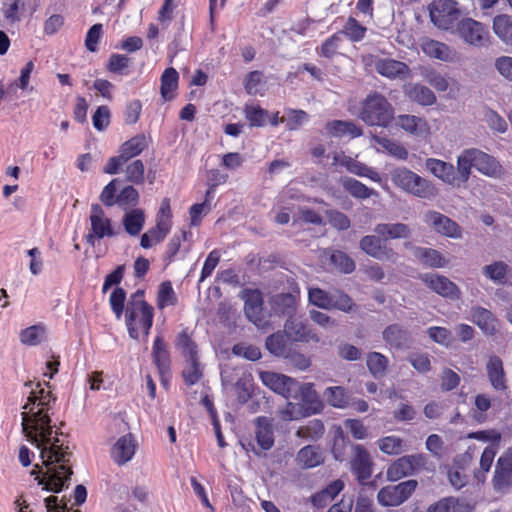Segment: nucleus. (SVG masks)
<instances>
[{"label": "nucleus", "mask_w": 512, "mask_h": 512, "mask_svg": "<svg viewBox=\"0 0 512 512\" xmlns=\"http://www.w3.org/2000/svg\"><path fill=\"white\" fill-rule=\"evenodd\" d=\"M342 186L352 197L360 200H365L372 196L377 197L379 195L376 190L350 177H346L342 180Z\"/></svg>", "instance_id": "nucleus-35"}, {"label": "nucleus", "mask_w": 512, "mask_h": 512, "mask_svg": "<svg viewBox=\"0 0 512 512\" xmlns=\"http://www.w3.org/2000/svg\"><path fill=\"white\" fill-rule=\"evenodd\" d=\"M327 402L336 408H345L349 403V396L341 386L328 387L324 391Z\"/></svg>", "instance_id": "nucleus-52"}, {"label": "nucleus", "mask_w": 512, "mask_h": 512, "mask_svg": "<svg viewBox=\"0 0 512 512\" xmlns=\"http://www.w3.org/2000/svg\"><path fill=\"white\" fill-rule=\"evenodd\" d=\"M417 486L418 482L414 479L400 482L397 485H387L378 491L377 500L384 507L399 506L409 499Z\"/></svg>", "instance_id": "nucleus-6"}, {"label": "nucleus", "mask_w": 512, "mask_h": 512, "mask_svg": "<svg viewBox=\"0 0 512 512\" xmlns=\"http://www.w3.org/2000/svg\"><path fill=\"white\" fill-rule=\"evenodd\" d=\"M299 401L298 406L302 410V415H313L321 412L323 404L319 399L312 383H298L296 381L295 390L291 397Z\"/></svg>", "instance_id": "nucleus-12"}, {"label": "nucleus", "mask_w": 512, "mask_h": 512, "mask_svg": "<svg viewBox=\"0 0 512 512\" xmlns=\"http://www.w3.org/2000/svg\"><path fill=\"white\" fill-rule=\"evenodd\" d=\"M378 447L387 455H399L406 450L404 440L394 435L379 439Z\"/></svg>", "instance_id": "nucleus-51"}, {"label": "nucleus", "mask_w": 512, "mask_h": 512, "mask_svg": "<svg viewBox=\"0 0 512 512\" xmlns=\"http://www.w3.org/2000/svg\"><path fill=\"white\" fill-rule=\"evenodd\" d=\"M32 390L28 397V403L24 409L29 412H22V429L27 440L40 450L42 464L46 468L43 476L42 469L38 464L34 466L31 475H35L38 485L53 493H59L68 488L72 471L69 466L71 453L64 448L57 437L52 438L53 429L49 411L56 401V397L50 391L40 387Z\"/></svg>", "instance_id": "nucleus-1"}, {"label": "nucleus", "mask_w": 512, "mask_h": 512, "mask_svg": "<svg viewBox=\"0 0 512 512\" xmlns=\"http://www.w3.org/2000/svg\"><path fill=\"white\" fill-rule=\"evenodd\" d=\"M419 278L430 290L444 298L458 300L461 297V291L458 286L443 275L424 273Z\"/></svg>", "instance_id": "nucleus-13"}, {"label": "nucleus", "mask_w": 512, "mask_h": 512, "mask_svg": "<svg viewBox=\"0 0 512 512\" xmlns=\"http://www.w3.org/2000/svg\"><path fill=\"white\" fill-rule=\"evenodd\" d=\"M470 314L473 323L476 324L484 334L494 335L496 333V319L491 311L476 306L471 308Z\"/></svg>", "instance_id": "nucleus-31"}, {"label": "nucleus", "mask_w": 512, "mask_h": 512, "mask_svg": "<svg viewBox=\"0 0 512 512\" xmlns=\"http://www.w3.org/2000/svg\"><path fill=\"white\" fill-rule=\"evenodd\" d=\"M475 168L485 176L497 177L502 172V166L493 156L475 148Z\"/></svg>", "instance_id": "nucleus-27"}, {"label": "nucleus", "mask_w": 512, "mask_h": 512, "mask_svg": "<svg viewBox=\"0 0 512 512\" xmlns=\"http://www.w3.org/2000/svg\"><path fill=\"white\" fill-rule=\"evenodd\" d=\"M494 68L508 82H512V56H500L494 61Z\"/></svg>", "instance_id": "nucleus-64"}, {"label": "nucleus", "mask_w": 512, "mask_h": 512, "mask_svg": "<svg viewBox=\"0 0 512 512\" xmlns=\"http://www.w3.org/2000/svg\"><path fill=\"white\" fill-rule=\"evenodd\" d=\"M492 485L496 492L501 493L508 492L512 488V447L497 459Z\"/></svg>", "instance_id": "nucleus-11"}, {"label": "nucleus", "mask_w": 512, "mask_h": 512, "mask_svg": "<svg viewBox=\"0 0 512 512\" xmlns=\"http://www.w3.org/2000/svg\"><path fill=\"white\" fill-rule=\"evenodd\" d=\"M241 299L244 301V312L249 321L259 328L264 327L266 321L261 292L257 289H245L241 292Z\"/></svg>", "instance_id": "nucleus-14"}, {"label": "nucleus", "mask_w": 512, "mask_h": 512, "mask_svg": "<svg viewBox=\"0 0 512 512\" xmlns=\"http://www.w3.org/2000/svg\"><path fill=\"white\" fill-rule=\"evenodd\" d=\"M272 307L276 314L293 318L297 310L296 297L291 293H282L275 295L272 301Z\"/></svg>", "instance_id": "nucleus-33"}, {"label": "nucleus", "mask_w": 512, "mask_h": 512, "mask_svg": "<svg viewBox=\"0 0 512 512\" xmlns=\"http://www.w3.org/2000/svg\"><path fill=\"white\" fill-rule=\"evenodd\" d=\"M425 81L434 87L437 91L444 92L449 87L447 78L433 69H426L423 72Z\"/></svg>", "instance_id": "nucleus-63"}, {"label": "nucleus", "mask_w": 512, "mask_h": 512, "mask_svg": "<svg viewBox=\"0 0 512 512\" xmlns=\"http://www.w3.org/2000/svg\"><path fill=\"white\" fill-rule=\"evenodd\" d=\"M486 370L491 386L498 391L506 390L507 385L503 363L498 356L494 355L489 358Z\"/></svg>", "instance_id": "nucleus-29"}, {"label": "nucleus", "mask_w": 512, "mask_h": 512, "mask_svg": "<svg viewBox=\"0 0 512 512\" xmlns=\"http://www.w3.org/2000/svg\"><path fill=\"white\" fill-rule=\"evenodd\" d=\"M148 147V141L144 134H138L125 141L119 148V154L109 158L103 168V172L109 175L119 173L121 167L130 159L140 155Z\"/></svg>", "instance_id": "nucleus-5"}, {"label": "nucleus", "mask_w": 512, "mask_h": 512, "mask_svg": "<svg viewBox=\"0 0 512 512\" xmlns=\"http://www.w3.org/2000/svg\"><path fill=\"white\" fill-rule=\"evenodd\" d=\"M325 129L330 136L337 138H342L345 136L357 138L363 134L362 129L352 121H329L325 125Z\"/></svg>", "instance_id": "nucleus-28"}, {"label": "nucleus", "mask_w": 512, "mask_h": 512, "mask_svg": "<svg viewBox=\"0 0 512 512\" xmlns=\"http://www.w3.org/2000/svg\"><path fill=\"white\" fill-rule=\"evenodd\" d=\"M498 449L499 445L490 444L483 450L480 457V470L475 473V477L479 482L485 481L486 473L490 471Z\"/></svg>", "instance_id": "nucleus-47"}, {"label": "nucleus", "mask_w": 512, "mask_h": 512, "mask_svg": "<svg viewBox=\"0 0 512 512\" xmlns=\"http://www.w3.org/2000/svg\"><path fill=\"white\" fill-rule=\"evenodd\" d=\"M175 347L181 351L185 359L198 357V346L193 341L188 329H183L175 338Z\"/></svg>", "instance_id": "nucleus-42"}, {"label": "nucleus", "mask_w": 512, "mask_h": 512, "mask_svg": "<svg viewBox=\"0 0 512 512\" xmlns=\"http://www.w3.org/2000/svg\"><path fill=\"white\" fill-rule=\"evenodd\" d=\"M425 223L436 232L451 238L461 237L459 225L447 216L437 212L429 211L424 217Z\"/></svg>", "instance_id": "nucleus-18"}, {"label": "nucleus", "mask_w": 512, "mask_h": 512, "mask_svg": "<svg viewBox=\"0 0 512 512\" xmlns=\"http://www.w3.org/2000/svg\"><path fill=\"white\" fill-rule=\"evenodd\" d=\"M289 341L290 340L284 330L278 331L267 337L265 346L271 354L277 357H285L289 353Z\"/></svg>", "instance_id": "nucleus-37"}, {"label": "nucleus", "mask_w": 512, "mask_h": 512, "mask_svg": "<svg viewBox=\"0 0 512 512\" xmlns=\"http://www.w3.org/2000/svg\"><path fill=\"white\" fill-rule=\"evenodd\" d=\"M408 97L422 106H430L436 102V96L431 89L421 84H414L407 90Z\"/></svg>", "instance_id": "nucleus-45"}, {"label": "nucleus", "mask_w": 512, "mask_h": 512, "mask_svg": "<svg viewBox=\"0 0 512 512\" xmlns=\"http://www.w3.org/2000/svg\"><path fill=\"white\" fill-rule=\"evenodd\" d=\"M458 32L466 43L477 47L483 46L488 36L485 27L471 18L463 19L459 23Z\"/></svg>", "instance_id": "nucleus-16"}, {"label": "nucleus", "mask_w": 512, "mask_h": 512, "mask_svg": "<svg viewBox=\"0 0 512 512\" xmlns=\"http://www.w3.org/2000/svg\"><path fill=\"white\" fill-rule=\"evenodd\" d=\"M298 464L302 468H313L320 465L324 459L319 449L308 445L300 449L296 458Z\"/></svg>", "instance_id": "nucleus-44"}, {"label": "nucleus", "mask_w": 512, "mask_h": 512, "mask_svg": "<svg viewBox=\"0 0 512 512\" xmlns=\"http://www.w3.org/2000/svg\"><path fill=\"white\" fill-rule=\"evenodd\" d=\"M152 358L162 379L170 374V355L161 336H157L153 343Z\"/></svg>", "instance_id": "nucleus-24"}, {"label": "nucleus", "mask_w": 512, "mask_h": 512, "mask_svg": "<svg viewBox=\"0 0 512 512\" xmlns=\"http://www.w3.org/2000/svg\"><path fill=\"white\" fill-rule=\"evenodd\" d=\"M413 255L422 265L429 268H444L449 264V260L436 249L414 247Z\"/></svg>", "instance_id": "nucleus-26"}, {"label": "nucleus", "mask_w": 512, "mask_h": 512, "mask_svg": "<svg viewBox=\"0 0 512 512\" xmlns=\"http://www.w3.org/2000/svg\"><path fill=\"white\" fill-rule=\"evenodd\" d=\"M176 301L175 293L169 281L163 282L159 286L157 305L163 309L167 306L174 305Z\"/></svg>", "instance_id": "nucleus-61"}, {"label": "nucleus", "mask_w": 512, "mask_h": 512, "mask_svg": "<svg viewBox=\"0 0 512 512\" xmlns=\"http://www.w3.org/2000/svg\"><path fill=\"white\" fill-rule=\"evenodd\" d=\"M354 307L352 298L342 291L331 294L330 309H337L343 312H350Z\"/></svg>", "instance_id": "nucleus-62"}, {"label": "nucleus", "mask_w": 512, "mask_h": 512, "mask_svg": "<svg viewBox=\"0 0 512 512\" xmlns=\"http://www.w3.org/2000/svg\"><path fill=\"white\" fill-rule=\"evenodd\" d=\"M135 443L131 434L120 437L113 445L111 456L118 465L129 462L135 454Z\"/></svg>", "instance_id": "nucleus-22"}, {"label": "nucleus", "mask_w": 512, "mask_h": 512, "mask_svg": "<svg viewBox=\"0 0 512 512\" xmlns=\"http://www.w3.org/2000/svg\"><path fill=\"white\" fill-rule=\"evenodd\" d=\"M46 337V328L43 324H36L23 329L20 332V341L24 345H39Z\"/></svg>", "instance_id": "nucleus-46"}, {"label": "nucleus", "mask_w": 512, "mask_h": 512, "mask_svg": "<svg viewBox=\"0 0 512 512\" xmlns=\"http://www.w3.org/2000/svg\"><path fill=\"white\" fill-rule=\"evenodd\" d=\"M125 231L131 236H137L145 223V214L142 209H132L125 213L122 219Z\"/></svg>", "instance_id": "nucleus-39"}, {"label": "nucleus", "mask_w": 512, "mask_h": 512, "mask_svg": "<svg viewBox=\"0 0 512 512\" xmlns=\"http://www.w3.org/2000/svg\"><path fill=\"white\" fill-rule=\"evenodd\" d=\"M372 465L373 463L367 450L361 445H354L351 471L358 481L364 482L371 477Z\"/></svg>", "instance_id": "nucleus-19"}, {"label": "nucleus", "mask_w": 512, "mask_h": 512, "mask_svg": "<svg viewBox=\"0 0 512 512\" xmlns=\"http://www.w3.org/2000/svg\"><path fill=\"white\" fill-rule=\"evenodd\" d=\"M359 248L369 257L380 261L394 263L398 259L397 252L379 235L363 236L359 241Z\"/></svg>", "instance_id": "nucleus-10"}, {"label": "nucleus", "mask_w": 512, "mask_h": 512, "mask_svg": "<svg viewBox=\"0 0 512 512\" xmlns=\"http://www.w3.org/2000/svg\"><path fill=\"white\" fill-rule=\"evenodd\" d=\"M426 464V456L423 454L406 455L398 458L389 465L386 477L391 482H396L404 477L413 475Z\"/></svg>", "instance_id": "nucleus-9"}, {"label": "nucleus", "mask_w": 512, "mask_h": 512, "mask_svg": "<svg viewBox=\"0 0 512 512\" xmlns=\"http://www.w3.org/2000/svg\"><path fill=\"white\" fill-rule=\"evenodd\" d=\"M325 432L324 424L321 420L313 419L307 423V425L301 427L297 431V435L310 439H319Z\"/></svg>", "instance_id": "nucleus-59"}, {"label": "nucleus", "mask_w": 512, "mask_h": 512, "mask_svg": "<svg viewBox=\"0 0 512 512\" xmlns=\"http://www.w3.org/2000/svg\"><path fill=\"white\" fill-rule=\"evenodd\" d=\"M423 51L429 57L445 62L451 61L454 56L449 46L436 40L426 41L423 44Z\"/></svg>", "instance_id": "nucleus-43"}, {"label": "nucleus", "mask_w": 512, "mask_h": 512, "mask_svg": "<svg viewBox=\"0 0 512 512\" xmlns=\"http://www.w3.org/2000/svg\"><path fill=\"white\" fill-rule=\"evenodd\" d=\"M284 332L291 342L318 343L320 340L314 330L299 319H287L284 324Z\"/></svg>", "instance_id": "nucleus-17"}, {"label": "nucleus", "mask_w": 512, "mask_h": 512, "mask_svg": "<svg viewBox=\"0 0 512 512\" xmlns=\"http://www.w3.org/2000/svg\"><path fill=\"white\" fill-rule=\"evenodd\" d=\"M427 512H467L464 505L453 498H445L431 505Z\"/></svg>", "instance_id": "nucleus-58"}, {"label": "nucleus", "mask_w": 512, "mask_h": 512, "mask_svg": "<svg viewBox=\"0 0 512 512\" xmlns=\"http://www.w3.org/2000/svg\"><path fill=\"white\" fill-rule=\"evenodd\" d=\"M372 139L375 143L380 145L381 148H383L390 156L403 161L408 159V150L399 142L387 137H380L377 135H373Z\"/></svg>", "instance_id": "nucleus-41"}, {"label": "nucleus", "mask_w": 512, "mask_h": 512, "mask_svg": "<svg viewBox=\"0 0 512 512\" xmlns=\"http://www.w3.org/2000/svg\"><path fill=\"white\" fill-rule=\"evenodd\" d=\"M138 314H141V326L144 333L147 335L153 324V307L144 300V291L137 290L131 295L126 308V325L128 328L129 336L133 339H138V331L136 320Z\"/></svg>", "instance_id": "nucleus-2"}, {"label": "nucleus", "mask_w": 512, "mask_h": 512, "mask_svg": "<svg viewBox=\"0 0 512 512\" xmlns=\"http://www.w3.org/2000/svg\"><path fill=\"white\" fill-rule=\"evenodd\" d=\"M511 268L503 261H496L486 265L482 269L485 277L497 284L505 282L506 276Z\"/></svg>", "instance_id": "nucleus-48"}, {"label": "nucleus", "mask_w": 512, "mask_h": 512, "mask_svg": "<svg viewBox=\"0 0 512 512\" xmlns=\"http://www.w3.org/2000/svg\"><path fill=\"white\" fill-rule=\"evenodd\" d=\"M495 34L504 42H512V20L508 15H498L493 20Z\"/></svg>", "instance_id": "nucleus-50"}, {"label": "nucleus", "mask_w": 512, "mask_h": 512, "mask_svg": "<svg viewBox=\"0 0 512 512\" xmlns=\"http://www.w3.org/2000/svg\"><path fill=\"white\" fill-rule=\"evenodd\" d=\"M255 436L257 444L261 450H269L274 445V433L272 420L268 417L260 416L255 420Z\"/></svg>", "instance_id": "nucleus-25"}, {"label": "nucleus", "mask_w": 512, "mask_h": 512, "mask_svg": "<svg viewBox=\"0 0 512 512\" xmlns=\"http://www.w3.org/2000/svg\"><path fill=\"white\" fill-rule=\"evenodd\" d=\"M367 28L361 25L355 18L349 17L341 31L352 42L361 41L366 34Z\"/></svg>", "instance_id": "nucleus-55"}, {"label": "nucleus", "mask_w": 512, "mask_h": 512, "mask_svg": "<svg viewBox=\"0 0 512 512\" xmlns=\"http://www.w3.org/2000/svg\"><path fill=\"white\" fill-rule=\"evenodd\" d=\"M144 164L137 159L126 166V180L134 184H142L144 182Z\"/></svg>", "instance_id": "nucleus-60"}, {"label": "nucleus", "mask_w": 512, "mask_h": 512, "mask_svg": "<svg viewBox=\"0 0 512 512\" xmlns=\"http://www.w3.org/2000/svg\"><path fill=\"white\" fill-rule=\"evenodd\" d=\"M393 107L380 93L369 94L363 102L359 118L370 126L387 127L393 119Z\"/></svg>", "instance_id": "nucleus-3"}, {"label": "nucleus", "mask_w": 512, "mask_h": 512, "mask_svg": "<svg viewBox=\"0 0 512 512\" xmlns=\"http://www.w3.org/2000/svg\"><path fill=\"white\" fill-rule=\"evenodd\" d=\"M429 15L435 26L448 30L459 19L460 10L454 0H435L429 5Z\"/></svg>", "instance_id": "nucleus-8"}, {"label": "nucleus", "mask_w": 512, "mask_h": 512, "mask_svg": "<svg viewBox=\"0 0 512 512\" xmlns=\"http://www.w3.org/2000/svg\"><path fill=\"white\" fill-rule=\"evenodd\" d=\"M345 165L350 173H353L360 177L369 178L374 182L381 181L379 173L362 162L350 158L349 160H347Z\"/></svg>", "instance_id": "nucleus-53"}, {"label": "nucleus", "mask_w": 512, "mask_h": 512, "mask_svg": "<svg viewBox=\"0 0 512 512\" xmlns=\"http://www.w3.org/2000/svg\"><path fill=\"white\" fill-rule=\"evenodd\" d=\"M89 221L90 230L85 236V240L90 246L93 247L96 240L116 235L111 219L106 216L103 208L99 204L91 205Z\"/></svg>", "instance_id": "nucleus-7"}, {"label": "nucleus", "mask_w": 512, "mask_h": 512, "mask_svg": "<svg viewBox=\"0 0 512 512\" xmlns=\"http://www.w3.org/2000/svg\"><path fill=\"white\" fill-rule=\"evenodd\" d=\"M308 120V114L303 110L287 109L281 122H286L289 130L298 129L304 122Z\"/></svg>", "instance_id": "nucleus-57"}, {"label": "nucleus", "mask_w": 512, "mask_h": 512, "mask_svg": "<svg viewBox=\"0 0 512 512\" xmlns=\"http://www.w3.org/2000/svg\"><path fill=\"white\" fill-rule=\"evenodd\" d=\"M427 170L444 183L457 187L456 170L453 164L436 158H428L425 161Z\"/></svg>", "instance_id": "nucleus-20"}, {"label": "nucleus", "mask_w": 512, "mask_h": 512, "mask_svg": "<svg viewBox=\"0 0 512 512\" xmlns=\"http://www.w3.org/2000/svg\"><path fill=\"white\" fill-rule=\"evenodd\" d=\"M384 341L394 348H402L409 339V333L398 324L387 326L382 333Z\"/></svg>", "instance_id": "nucleus-36"}, {"label": "nucleus", "mask_w": 512, "mask_h": 512, "mask_svg": "<svg viewBox=\"0 0 512 512\" xmlns=\"http://www.w3.org/2000/svg\"><path fill=\"white\" fill-rule=\"evenodd\" d=\"M139 203V193L131 185L124 187L119 194H117V205L123 210L136 207Z\"/></svg>", "instance_id": "nucleus-54"}, {"label": "nucleus", "mask_w": 512, "mask_h": 512, "mask_svg": "<svg viewBox=\"0 0 512 512\" xmlns=\"http://www.w3.org/2000/svg\"><path fill=\"white\" fill-rule=\"evenodd\" d=\"M391 180L395 186L418 198L430 199L437 194L429 180L404 167L393 170Z\"/></svg>", "instance_id": "nucleus-4"}, {"label": "nucleus", "mask_w": 512, "mask_h": 512, "mask_svg": "<svg viewBox=\"0 0 512 512\" xmlns=\"http://www.w3.org/2000/svg\"><path fill=\"white\" fill-rule=\"evenodd\" d=\"M186 364L182 371V377L188 386L195 385L203 376L199 357L185 359Z\"/></svg>", "instance_id": "nucleus-49"}, {"label": "nucleus", "mask_w": 512, "mask_h": 512, "mask_svg": "<svg viewBox=\"0 0 512 512\" xmlns=\"http://www.w3.org/2000/svg\"><path fill=\"white\" fill-rule=\"evenodd\" d=\"M170 229V224L163 219L158 220L155 228L150 229L148 232L141 236L140 245L147 249L153 243H159L164 240Z\"/></svg>", "instance_id": "nucleus-38"}, {"label": "nucleus", "mask_w": 512, "mask_h": 512, "mask_svg": "<svg viewBox=\"0 0 512 512\" xmlns=\"http://www.w3.org/2000/svg\"><path fill=\"white\" fill-rule=\"evenodd\" d=\"M330 261L336 269L344 274L352 273L356 267L354 260L342 251H335L331 255Z\"/></svg>", "instance_id": "nucleus-56"}, {"label": "nucleus", "mask_w": 512, "mask_h": 512, "mask_svg": "<svg viewBox=\"0 0 512 512\" xmlns=\"http://www.w3.org/2000/svg\"><path fill=\"white\" fill-rule=\"evenodd\" d=\"M262 383L286 399L293 396L296 381L282 374L264 371L260 373Z\"/></svg>", "instance_id": "nucleus-15"}, {"label": "nucleus", "mask_w": 512, "mask_h": 512, "mask_svg": "<svg viewBox=\"0 0 512 512\" xmlns=\"http://www.w3.org/2000/svg\"><path fill=\"white\" fill-rule=\"evenodd\" d=\"M396 124L405 132L416 136H424L429 133L427 121L415 115L401 114L396 117Z\"/></svg>", "instance_id": "nucleus-23"}, {"label": "nucleus", "mask_w": 512, "mask_h": 512, "mask_svg": "<svg viewBox=\"0 0 512 512\" xmlns=\"http://www.w3.org/2000/svg\"><path fill=\"white\" fill-rule=\"evenodd\" d=\"M366 365L370 374L376 378H382L386 375L389 360L379 352H369L366 356Z\"/></svg>", "instance_id": "nucleus-40"}, {"label": "nucleus", "mask_w": 512, "mask_h": 512, "mask_svg": "<svg viewBox=\"0 0 512 512\" xmlns=\"http://www.w3.org/2000/svg\"><path fill=\"white\" fill-rule=\"evenodd\" d=\"M160 93L164 101H170L175 97L174 92L178 88L179 73L173 67L164 70L161 75Z\"/></svg>", "instance_id": "nucleus-34"}, {"label": "nucleus", "mask_w": 512, "mask_h": 512, "mask_svg": "<svg viewBox=\"0 0 512 512\" xmlns=\"http://www.w3.org/2000/svg\"><path fill=\"white\" fill-rule=\"evenodd\" d=\"M375 70L390 79H405L409 74V67L405 63L389 58L376 60Z\"/></svg>", "instance_id": "nucleus-21"}, {"label": "nucleus", "mask_w": 512, "mask_h": 512, "mask_svg": "<svg viewBox=\"0 0 512 512\" xmlns=\"http://www.w3.org/2000/svg\"><path fill=\"white\" fill-rule=\"evenodd\" d=\"M374 232L385 241L408 238L411 235L409 226L404 223H379L374 227Z\"/></svg>", "instance_id": "nucleus-32"}, {"label": "nucleus", "mask_w": 512, "mask_h": 512, "mask_svg": "<svg viewBox=\"0 0 512 512\" xmlns=\"http://www.w3.org/2000/svg\"><path fill=\"white\" fill-rule=\"evenodd\" d=\"M475 148H469L462 151L457 157L456 178L458 186L464 185L468 182L472 167H475Z\"/></svg>", "instance_id": "nucleus-30"}]
</instances>
